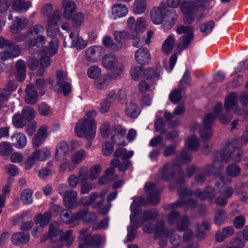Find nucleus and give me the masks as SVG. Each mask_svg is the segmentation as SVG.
Returning <instances> with one entry per match:
<instances>
[{
    "mask_svg": "<svg viewBox=\"0 0 248 248\" xmlns=\"http://www.w3.org/2000/svg\"><path fill=\"white\" fill-rule=\"evenodd\" d=\"M146 204V202L141 197L135 199L131 204V214L130 218L132 224L127 228V240L129 241H132L135 238V235L134 231L142 224L144 225L143 228L145 226H147L150 228H154L152 221L157 216V213L155 210L145 212L144 214L143 219L142 220H139L136 218L139 207L145 206Z\"/></svg>",
    "mask_w": 248,
    "mask_h": 248,
    "instance_id": "f257e3e1",
    "label": "nucleus"
},
{
    "mask_svg": "<svg viewBox=\"0 0 248 248\" xmlns=\"http://www.w3.org/2000/svg\"><path fill=\"white\" fill-rule=\"evenodd\" d=\"M186 148L184 149L176 159L175 165L166 164L162 169L161 173L163 179L167 180L172 177L175 171L178 170L182 164L189 162L191 158L189 150H197L199 147V139L195 136H191L185 141Z\"/></svg>",
    "mask_w": 248,
    "mask_h": 248,
    "instance_id": "f03ea898",
    "label": "nucleus"
},
{
    "mask_svg": "<svg viewBox=\"0 0 248 248\" xmlns=\"http://www.w3.org/2000/svg\"><path fill=\"white\" fill-rule=\"evenodd\" d=\"M207 0H196L195 1H185L180 5V10L184 15V22L186 24H190L195 19L200 22L204 17V7Z\"/></svg>",
    "mask_w": 248,
    "mask_h": 248,
    "instance_id": "7ed1b4c3",
    "label": "nucleus"
},
{
    "mask_svg": "<svg viewBox=\"0 0 248 248\" xmlns=\"http://www.w3.org/2000/svg\"><path fill=\"white\" fill-rule=\"evenodd\" d=\"M96 115L95 110L89 111L76 123L75 132L77 137L87 140H91L95 137L96 125L94 119Z\"/></svg>",
    "mask_w": 248,
    "mask_h": 248,
    "instance_id": "20e7f679",
    "label": "nucleus"
},
{
    "mask_svg": "<svg viewBox=\"0 0 248 248\" xmlns=\"http://www.w3.org/2000/svg\"><path fill=\"white\" fill-rule=\"evenodd\" d=\"M143 230L144 232L154 234L155 238L159 239V245L161 247L165 246L167 244V238L169 235H170V243L173 246L172 248H181V241L179 235L176 234H171L172 232H169L165 229V224L163 221L158 222L154 228H150L148 226H145Z\"/></svg>",
    "mask_w": 248,
    "mask_h": 248,
    "instance_id": "39448f33",
    "label": "nucleus"
},
{
    "mask_svg": "<svg viewBox=\"0 0 248 248\" xmlns=\"http://www.w3.org/2000/svg\"><path fill=\"white\" fill-rule=\"evenodd\" d=\"M222 109V104L221 103H217L213 108V113L207 114L204 117L203 120L204 126L199 130L202 140H208L212 137V131L210 126L213 124L217 117H218L220 122L223 124H227L231 121V117L220 115Z\"/></svg>",
    "mask_w": 248,
    "mask_h": 248,
    "instance_id": "423d86ee",
    "label": "nucleus"
},
{
    "mask_svg": "<svg viewBox=\"0 0 248 248\" xmlns=\"http://www.w3.org/2000/svg\"><path fill=\"white\" fill-rule=\"evenodd\" d=\"M177 15L175 10L168 9L165 3L163 2L154 7L150 12V18L152 23L155 25L162 24L166 20L170 24L174 25L177 20Z\"/></svg>",
    "mask_w": 248,
    "mask_h": 248,
    "instance_id": "0eeeda50",
    "label": "nucleus"
},
{
    "mask_svg": "<svg viewBox=\"0 0 248 248\" xmlns=\"http://www.w3.org/2000/svg\"><path fill=\"white\" fill-rule=\"evenodd\" d=\"M60 218L63 222L69 224L72 227H75L79 224L80 220L89 222L95 220L96 215L93 213H88L87 209L81 210L73 215L71 211L63 210L61 212Z\"/></svg>",
    "mask_w": 248,
    "mask_h": 248,
    "instance_id": "6e6552de",
    "label": "nucleus"
},
{
    "mask_svg": "<svg viewBox=\"0 0 248 248\" xmlns=\"http://www.w3.org/2000/svg\"><path fill=\"white\" fill-rule=\"evenodd\" d=\"M62 230L59 228V224L57 222H52L49 225L48 236H44L41 239L42 242H44L48 237L52 243L61 240L67 247H69L73 242L75 236L72 234V231H66L62 236Z\"/></svg>",
    "mask_w": 248,
    "mask_h": 248,
    "instance_id": "1a4fd4ad",
    "label": "nucleus"
},
{
    "mask_svg": "<svg viewBox=\"0 0 248 248\" xmlns=\"http://www.w3.org/2000/svg\"><path fill=\"white\" fill-rule=\"evenodd\" d=\"M237 140H231L223 143L219 156L222 161L227 163L232 161L239 162L241 160L242 150L236 146Z\"/></svg>",
    "mask_w": 248,
    "mask_h": 248,
    "instance_id": "9d476101",
    "label": "nucleus"
},
{
    "mask_svg": "<svg viewBox=\"0 0 248 248\" xmlns=\"http://www.w3.org/2000/svg\"><path fill=\"white\" fill-rule=\"evenodd\" d=\"M79 244L78 248H104L106 238L99 235L90 234L88 229H84L79 232Z\"/></svg>",
    "mask_w": 248,
    "mask_h": 248,
    "instance_id": "9b49d317",
    "label": "nucleus"
},
{
    "mask_svg": "<svg viewBox=\"0 0 248 248\" xmlns=\"http://www.w3.org/2000/svg\"><path fill=\"white\" fill-rule=\"evenodd\" d=\"M102 65L106 69L113 71L110 74L112 79H120L125 74L123 64L118 61L117 57L111 53L105 55L102 59Z\"/></svg>",
    "mask_w": 248,
    "mask_h": 248,
    "instance_id": "f8f14e48",
    "label": "nucleus"
},
{
    "mask_svg": "<svg viewBox=\"0 0 248 248\" xmlns=\"http://www.w3.org/2000/svg\"><path fill=\"white\" fill-rule=\"evenodd\" d=\"M160 71H155L151 67H148L143 72V76L145 79L141 80L139 85V89L140 92L144 93L151 91L155 89V85L159 79Z\"/></svg>",
    "mask_w": 248,
    "mask_h": 248,
    "instance_id": "ddd939ff",
    "label": "nucleus"
},
{
    "mask_svg": "<svg viewBox=\"0 0 248 248\" xmlns=\"http://www.w3.org/2000/svg\"><path fill=\"white\" fill-rule=\"evenodd\" d=\"M176 31L179 34H184L178 39L176 45L178 50L181 51L187 48L190 45L194 37L193 28L192 26L182 25L179 26Z\"/></svg>",
    "mask_w": 248,
    "mask_h": 248,
    "instance_id": "4468645a",
    "label": "nucleus"
},
{
    "mask_svg": "<svg viewBox=\"0 0 248 248\" xmlns=\"http://www.w3.org/2000/svg\"><path fill=\"white\" fill-rule=\"evenodd\" d=\"M108 191V190L104 189L99 194L93 192L89 196H85L81 198L79 202L83 206H89L97 200L98 202L96 207L98 208L99 214L105 215L108 212L109 207H107L103 208L101 207V204L104 202L103 198Z\"/></svg>",
    "mask_w": 248,
    "mask_h": 248,
    "instance_id": "2eb2a0df",
    "label": "nucleus"
},
{
    "mask_svg": "<svg viewBox=\"0 0 248 248\" xmlns=\"http://www.w3.org/2000/svg\"><path fill=\"white\" fill-rule=\"evenodd\" d=\"M185 111V108L183 105H181L178 106L174 109L173 114L168 112L159 110L157 112L156 119L155 123V127L156 131H160L161 133L164 132V128L165 123L163 119L161 117L160 115L163 113V116L167 121H169L174 117V115H182Z\"/></svg>",
    "mask_w": 248,
    "mask_h": 248,
    "instance_id": "dca6fc26",
    "label": "nucleus"
},
{
    "mask_svg": "<svg viewBox=\"0 0 248 248\" xmlns=\"http://www.w3.org/2000/svg\"><path fill=\"white\" fill-rule=\"evenodd\" d=\"M134 155L133 151L127 152L124 148H120L116 150L114 153V155L116 157H121L124 161L123 164H120L118 159H114L111 162L110 165L112 166H117L120 171H124L127 169L131 165V162L128 159Z\"/></svg>",
    "mask_w": 248,
    "mask_h": 248,
    "instance_id": "f3484780",
    "label": "nucleus"
},
{
    "mask_svg": "<svg viewBox=\"0 0 248 248\" xmlns=\"http://www.w3.org/2000/svg\"><path fill=\"white\" fill-rule=\"evenodd\" d=\"M46 84V82L42 78H40L36 80L35 86L33 85H29L26 90V96L25 101L29 104H34L38 99V95L35 89L42 91Z\"/></svg>",
    "mask_w": 248,
    "mask_h": 248,
    "instance_id": "a211bd4d",
    "label": "nucleus"
},
{
    "mask_svg": "<svg viewBox=\"0 0 248 248\" xmlns=\"http://www.w3.org/2000/svg\"><path fill=\"white\" fill-rule=\"evenodd\" d=\"M20 54V49L19 46L15 44H12L10 47L4 51L0 53V67L3 70H7L11 68V64L5 66L4 62L10 59H13L18 56Z\"/></svg>",
    "mask_w": 248,
    "mask_h": 248,
    "instance_id": "6ab92c4d",
    "label": "nucleus"
},
{
    "mask_svg": "<svg viewBox=\"0 0 248 248\" xmlns=\"http://www.w3.org/2000/svg\"><path fill=\"white\" fill-rule=\"evenodd\" d=\"M238 95L235 92H232L226 97L224 100V108L226 111L229 112L232 110L233 113L237 115L244 114L248 117V113H245L237 105Z\"/></svg>",
    "mask_w": 248,
    "mask_h": 248,
    "instance_id": "aec40b11",
    "label": "nucleus"
},
{
    "mask_svg": "<svg viewBox=\"0 0 248 248\" xmlns=\"http://www.w3.org/2000/svg\"><path fill=\"white\" fill-rule=\"evenodd\" d=\"M61 12L59 10L55 11L50 15L48 19L46 32L48 36L54 38L59 31L58 22L61 19Z\"/></svg>",
    "mask_w": 248,
    "mask_h": 248,
    "instance_id": "412c9836",
    "label": "nucleus"
},
{
    "mask_svg": "<svg viewBox=\"0 0 248 248\" xmlns=\"http://www.w3.org/2000/svg\"><path fill=\"white\" fill-rule=\"evenodd\" d=\"M67 73L58 70L56 72L57 84L55 87V90L58 93H62L64 95H67L71 92V85L66 82L67 80Z\"/></svg>",
    "mask_w": 248,
    "mask_h": 248,
    "instance_id": "4be33fe9",
    "label": "nucleus"
},
{
    "mask_svg": "<svg viewBox=\"0 0 248 248\" xmlns=\"http://www.w3.org/2000/svg\"><path fill=\"white\" fill-rule=\"evenodd\" d=\"M127 24L131 31L140 34L145 31L147 26V20L144 17H140L135 21L134 17L130 16L127 18Z\"/></svg>",
    "mask_w": 248,
    "mask_h": 248,
    "instance_id": "5701e85b",
    "label": "nucleus"
},
{
    "mask_svg": "<svg viewBox=\"0 0 248 248\" xmlns=\"http://www.w3.org/2000/svg\"><path fill=\"white\" fill-rule=\"evenodd\" d=\"M104 53L105 49L103 46H93L86 49L85 56L88 61L95 62L100 60Z\"/></svg>",
    "mask_w": 248,
    "mask_h": 248,
    "instance_id": "b1692460",
    "label": "nucleus"
},
{
    "mask_svg": "<svg viewBox=\"0 0 248 248\" xmlns=\"http://www.w3.org/2000/svg\"><path fill=\"white\" fill-rule=\"evenodd\" d=\"M241 172V168L238 165L230 164L226 169V175H221L220 177V180L224 184L231 183L232 181V177L238 176Z\"/></svg>",
    "mask_w": 248,
    "mask_h": 248,
    "instance_id": "393cba45",
    "label": "nucleus"
},
{
    "mask_svg": "<svg viewBox=\"0 0 248 248\" xmlns=\"http://www.w3.org/2000/svg\"><path fill=\"white\" fill-rule=\"evenodd\" d=\"M68 40L70 41V43H67L65 40L64 41L63 46L65 47H75L78 49H82L87 45V42L79 37L77 32H71Z\"/></svg>",
    "mask_w": 248,
    "mask_h": 248,
    "instance_id": "a878e982",
    "label": "nucleus"
},
{
    "mask_svg": "<svg viewBox=\"0 0 248 248\" xmlns=\"http://www.w3.org/2000/svg\"><path fill=\"white\" fill-rule=\"evenodd\" d=\"M179 213L176 211H172L168 217V221L170 224L176 222L178 229L183 231L186 228L188 225V220L187 217L178 218Z\"/></svg>",
    "mask_w": 248,
    "mask_h": 248,
    "instance_id": "bb28decb",
    "label": "nucleus"
},
{
    "mask_svg": "<svg viewBox=\"0 0 248 248\" xmlns=\"http://www.w3.org/2000/svg\"><path fill=\"white\" fill-rule=\"evenodd\" d=\"M112 140L118 145H124V138L126 134V130L120 125H114L111 128Z\"/></svg>",
    "mask_w": 248,
    "mask_h": 248,
    "instance_id": "cd10ccee",
    "label": "nucleus"
},
{
    "mask_svg": "<svg viewBox=\"0 0 248 248\" xmlns=\"http://www.w3.org/2000/svg\"><path fill=\"white\" fill-rule=\"evenodd\" d=\"M145 190L146 193L149 194V201L152 204H157L160 199L158 194L160 191L157 190L156 185L153 183H147L144 186Z\"/></svg>",
    "mask_w": 248,
    "mask_h": 248,
    "instance_id": "c85d7f7f",
    "label": "nucleus"
},
{
    "mask_svg": "<svg viewBox=\"0 0 248 248\" xmlns=\"http://www.w3.org/2000/svg\"><path fill=\"white\" fill-rule=\"evenodd\" d=\"M61 6L63 10V18L66 20H70L74 12L77 10L75 2L71 0H63Z\"/></svg>",
    "mask_w": 248,
    "mask_h": 248,
    "instance_id": "c756f323",
    "label": "nucleus"
},
{
    "mask_svg": "<svg viewBox=\"0 0 248 248\" xmlns=\"http://www.w3.org/2000/svg\"><path fill=\"white\" fill-rule=\"evenodd\" d=\"M47 127L43 125L39 128L37 134L34 136L32 140V146L33 148L40 146L45 141L47 136Z\"/></svg>",
    "mask_w": 248,
    "mask_h": 248,
    "instance_id": "7c9ffc66",
    "label": "nucleus"
},
{
    "mask_svg": "<svg viewBox=\"0 0 248 248\" xmlns=\"http://www.w3.org/2000/svg\"><path fill=\"white\" fill-rule=\"evenodd\" d=\"M151 59L149 50L146 48L138 49L135 53V59L140 64H145L149 62Z\"/></svg>",
    "mask_w": 248,
    "mask_h": 248,
    "instance_id": "2f4dec72",
    "label": "nucleus"
},
{
    "mask_svg": "<svg viewBox=\"0 0 248 248\" xmlns=\"http://www.w3.org/2000/svg\"><path fill=\"white\" fill-rule=\"evenodd\" d=\"M78 193L74 190H68L63 198L65 206L68 208H73L77 206Z\"/></svg>",
    "mask_w": 248,
    "mask_h": 248,
    "instance_id": "473e14b6",
    "label": "nucleus"
},
{
    "mask_svg": "<svg viewBox=\"0 0 248 248\" xmlns=\"http://www.w3.org/2000/svg\"><path fill=\"white\" fill-rule=\"evenodd\" d=\"M69 145L68 143L62 140L60 141L56 146L55 152V157L57 160L63 158L69 152Z\"/></svg>",
    "mask_w": 248,
    "mask_h": 248,
    "instance_id": "72a5a7b5",
    "label": "nucleus"
},
{
    "mask_svg": "<svg viewBox=\"0 0 248 248\" xmlns=\"http://www.w3.org/2000/svg\"><path fill=\"white\" fill-rule=\"evenodd\" d=\"M128 12L127 7L123 3H117L113 5L111 8V13L114 19L125 16Z\"/></svg>",
    "mask_w": 248,
    "mask_h": 248,
    "instance_id": "f704fd0d",
    "label": "nucleus"
},
{
    "mask_svg": "<svg viewBox=\"0 0 248 248\" xmlns=\"http://www.w3.org/2000/svg\"><path fill=\"white\" fill-rule=\"evenodd\" d=\"M28 23V21L26 18L16 17L12 25L10 27V31L12 33H17L24 29L27 27Z\"/></svg>",
    "mask_w": 248,
    "mask_h": 248,
    "instance_id": "c9c22d12",
    "label": "nucleus"
},
{
    "mask_svg": "<svg viewBox=\"0 0 248 248\" xmlns=\"http://www.w3.org/2000/svg\"><path fill=\"white\" fill-rule=\"evenodd\" d=\"M11 139L13 145L18 149L24 148L27 143L26 136L21 133H15L11 136Z\"/></svg>",
    "mask_w": 248,
    "mask_h": 248,
    "instance_id": "e433bc0d",
    "label": "nucleus"
},
{
    "mask_svg": "<svg viewBox=\"0 0 248 248\" xmlns=\"http://www.w3.org/2000/svg\"><path fill=\"white\" fill-rule=\"evenodd\" d=\"M51 217L50 212H46L44 214H38L34 217V222L36 224H39L40 227L43 228L48 224Z\"/></svg>",
    "mask_w": 248,
    "mask_h": 248,
    "instance_id": "4c0bfd02",
    "label": "nucleus"
},
{
    "mask_svg": "<svg viewBox=\"0 0 248 248\" xmlns=\"http://www.w3.org/2000/svg\"><path fill=\"white\" fill-rule=\"evenodd\" d=\"M30 238V235L28 233L17 232L14 233L11 237L13 244L15 245H19L27 243Z\"/></svg>",
    "mask_w": 248,
    "mask_h": 248,
    "instance_id": "58836bf2",
    "label": "nucleus"
},
{
    "mask_svg": "<svg viewBox=\"0 0 248 248\" xmlns=\"http://www.w3.org/2000/svg\"><path fill=\"white\" fill-rule=\"evenodd\" d=\"M175 46V39L172 35H170L163 42L162 46V52L168 55L172 52Z\"/></svg>",
    "mask_w": 248,
    "mask_h": 248,
    "instance_id": "ea45409f",
    "label": "nucleus"
},
{
    "mask_svg": "<svg viewBox=\"0 0 248 248\" xmlns=\"http://www.w3.org/2000/svg\"><path fill=\"white\" fill-rule=\"evenodd\" d=\"M12 6L14 10L18 13L27 11L31 7V3L30 1L25 2L23 0H15Z\"/></svg>",
    "mask_w": 248,
    "mask_h": 248,
    "instance_id": "a19ab883",
    "label": "nucleus"
},
{
    "mask_svg": "<svg viewBox=\"0 0 248 248\" xmlns=\"http://www.w3.org/2000/svg\"><path fill=\"white\" fill-rule=\"evenodd\" d=\"M16 76L19 81L24 80L26 76V68L25 62L22 60H18L16 63Z\"/></svg>",
    "mask_w": 248,
    "mask_h": 248,
    "instance_id": "79ce46f5",
    "label": "nucleus"
},
{
    "mask_svg": "<svg viewBox=\"0 0 248 248\" xmlns=\"http://www.w3.org/2000/svg\"><path fill=\"white\" fill-rule=\"evenodd\" d=\"M234 232V229L232 226H227L222 229V232H217L216 235L217 241L222 242L227 237L231 236Z\"/></svg>",
    "mask_w": 248,
    "mask_h": 248,
    "instance_id": "37998d69",
    "label": "nucleus"
},
{
    "mask_svg": "<svg viewBox=\"0 0 248 248\" xmlns=\"http://www.w3.org/2000/svg\"><path fill=\"white\" fill-rule=\"evenodd\" d=\"M102 43L106 48H110L113 51H119L122 48V44L114 43L112 38L108 35L103 38Z\"/></svg>",
    "mask_w": 248,
    "mask_h": 248,
    "instance_id": "c03bdc74",
    "label": "nucleus"
},
{
    "mask_svg": "<svg viewBox=\"0 0 248 248\" xmlns=\"http://www.w3.org/2000/svg\"><path fill=\"white\" fill-rule=\"evenodd\" d=\"M110 74L103 76L100 79L95 81V87L99 90L107 88L110 84L112 79L110 77Z\"/></svg>",
    "mask_w": 248,
    "mask_h": 248,
    "instance_id": "a18cd8bd",
    "label": "nucleus"
},
{
    "mask_svg": "<svg viewBox=\"0 0 248 248\" xmlns=\"http://www.w3.org/2000/svg\"><path fill=\"white\" fill-rule=\"evenodd\" d=\"M87 152L84 149L75 152L71 157V161L76 165L80 163L87 156Z\"/></svg>",
    "mask_w": 248,
    "mask_h": 248,
    "instance_id": "49530a36",
    "label": "nucleus"
},
{
    "mask_svg": "<svg viewBox=\"0 0 248 248\" xmlns=\"http://www.w3.org/2000/svg\"><path fill=\"white\" fill-rule=\"evenodd\" d=\"M140 110L137 105L130 103L126 106L125 113L132 118H137L140 114Z\"/></svg>",
    "mask_w": 248,
    "mask_h": 248,
    "instance_id": "de8ad7c7",
    "label": "nucleus"
},
{
    "mask_svg": "<svg viewBox=\"0 0 248 248\" xmlns=\"http://www.w3.org/2000/svg\"><path fill=\"white\" fill-rule=\"evenodd\" d=\"M146 0H135L133 4V12L137 15L143 13L146 9Z\"/></svg>",
    "mask_w": 248,
    "mask_h": 248,
    "instance_id": "09e8293b",
    "label": "nucleus"
},
{
    "mask_svg": "<svg viewBox=\"0 0 248 248\" xmlns=\"http://www.w3.org/2000/svg\"><path fill=\"white\" fill-rule=\"evenodd\" d=\"M225 184L217 183L216 184V186L218 189H220L219 193L223 196V197L227 200L228 198H230L233 192V189L231 187H225L224 185Z\"/></svg>",
    "mask_w": 248,
    "mask_h": 248,
    "instance_id": "8fccbe9b",
    "label": "nucleus"
},
{
    "mask_svg": "<svg viewBox=\"0 0 248 248\" xmlns=\"http://www.w3.org/2000/svg\"><path fill=\"white\" fill-rule=\"evenodd\" d=\"M76 168V165L72 161L71 162L68 159H64L62 161L59 170L61 172H64L67 171H72Z\"/></svg>",
    "mask_w": 248,
    "mask_h": 248,
    "instance_id": "3c124183",
    "label": "nucleus"
},
{
    "mask_svg": "<svg viewBox=\"0 0 248 248\" xmlns=\"http://www.w3.org/2000/svg\"><path fill=\"white\" fill-rule=\"evenodd\" d=\"M36 154L37 158H38L39 161H44L48 159L51 155L50 150L46 148L37 149L34 151Z\"/></svg>",
    "mask_w": 248,
    "mask_h": 248,
    "instance_id": "603ef678",
    "label": "nucleus"
},
{
    "mask_svg": "<svg viewBox=\"0 0 248 248\" xmlns=\"http://www.w3.org/2000/svg\"><path fill=\"white\" fill-rule=\"evenodd\" d=\"M33 192L30 189H25L23 190L20 195V199L22 202L25 204H31L32 203Z\"/></svg>",
    "mask_w": 248,
    "mask_h": 248,
    "instance_id": "864d4df0",
    "label": "nucleus"
},
{
    "mask_svg": "<svg viewBox=\"0 0 248 248\" xmlns=\"http://www.w3.org/2000/svg\"><path fill=\"white\" fill-rule=\"evenodd\" d=\"M40 63L41 67L37 71L39 76H42L45 72V69L50 65V58L45 55H42L40 58Z\"/></svg>",
    "mask_w": 248,
    "mask_h": 248,
    "instance_id": "5fc2aeb1",
    "label": "nucleus"
},
{
    "mask_svg": "<svg viewBox=\"0 0 248 248\" xmlns=\"http://www.w3.org/2000/svg\"><path fill=\"white\" fill-rule=\"evenodd\" d=\"M227 215L226 213L222 209H219L215 213V223L217 225H220L226 220Z\"/></svg>",
    "mask_w": 248,
    "mask_h": 248,
    "instance_id": "6e6d98bb",
    "label": "nucleus"
},
{
    "mask_svg": "<svg viewBox=\"0 0 248 248\" xmlns=\"http://www.w3.org/2000/svg\"><path fill=\"white\" fill-rule=\"evenodd\" d=\"M38 161V158H37L36 154L33 152L24 163L25 169L30 170Z\"/></svg>",
    "mask_w": 248,
    "mask_h": 248,
    "instance_id": "4d7b16f0",
    "label": "nucleus"
},
{
    "mask_svg": "<svg viewBox=\"0 0 248 248\" xmlns=\"http://www.w3.org/2000/svg\"><path fill=\"white\" fill-rule=\"evenodd\" d=\"M22 115L26 121H31L35 117V112L32 107L27 106L22 109Z\"/></svg>",
    "mask_w": 248,
    "mask_h": 248,
    "instance_id": "13d9d810",
    "label": "nucleus"
},
{
    "mask_svg": "<svg viewBox=\"0 0 248 248\" xmlns=\"http://www.w3.org/2000/svg\"><path fill=\"white\" fill-rule=\"evenodd\" d=\"M12 122L14 125L17 128H22L26 124V121L19 113H16L13 116Z\"/></svg>",
    "mask_w": 248,
    "mask_h": 248,
    "instance_id": "bf43d9fd",
    "label": "nucleus"
},
{
    "mask_svg": "<svg viewBox=\"0 0 248 248\" xmlns=\"http://www.w3.org/2000/svg\"><path fill=\"white\" fill-rule=\"evenodd\" d=\"M45 39L46 37L44 36H39L35 38L30 42L29 46L35 50L36 48L41 47L45 43Z\"/></svg>",
    "mask_w": 248,
    "mask_h": 248,
    "instance_id": "052dcab7",
    "label": "nucleus"
},
{
    "mask_svg": "<svg viewBox=\"0 0 248 248\" xmlns=\"http://www.w3.org/2000/svg\"><path fill=\"white\" fill-rule=\"evenodd\" d=\"M44 29L41 25H34L31 29H30L27 32V35L30 39L32 38V37H34L40 33H42L44 32Z\"/></svg>",
    "mask_w": 248,
    "mask_h": 248,
    "instance_id": "680f3d73",
    "label": "nucleus"
},
{
    "mask_svg": "<svg viewBox=\"0 0 248 248\" xmlns=\"http://www.w3.org/2000/svg\"><path fill=\"white\" fill-rule=\"evenodd\" d=\"M78 177L80 182H84L87 181L89 178V169L86 166H82L78 171Z\"/></svg>",
    "mask_w": 248,
    "mask_h": 248,
    "instance_id": "e2e57ef3",
    "label": "nucleus"
},
{
    "mask_svg": "<svg viewBox=\"0 0 248 248\" xmlns=\"http://www.w3.org/2000/svg\"><path fill=\"white\" fill-rule=\"evenodd\" d=\"M101 74V69L97 66H92L88 69L87 75L88 77L93 79L98 78Z\"/></svg>",
    "mask_w": 248,
    "mask_h": 248,
    "instance_id": "0e129e2a",
    "label": "nucleus"
},
{
    "mask_svg": "<svg viewBox=\"0 0 248 248\" xmlns=\"http://www.w3.org/2000/svg\"><path fill=\"white\" fill-rule=\"evenodd\" d=\"M12 151V147L9 142H3L0 143V155L6 156Z\"/></svg>",
    "mask_w": 248,
    "mask_h": 248,
    "instance_id": "69168bd1",
    "label": "nucleus"
},
{
    "mask_svg": "<svg viewBox=\"0 0 248 248\" xmlns=\"http://www.w3.org/2000/svg\"><path fill=\"white\" fill-rule=\"evenodd\" d=\"M214 26V22L210 20L208 22L202 24L201 26L200 30L203 34L207 35L212 32Z\"/></svg>",
    "mask_w": 248,
    "mask_h": 248,
    "instance_id": "338daca9",
    "label": "nucleus"
},
{
    "mask_svg": "<svg viewBox=\"0 0 248 248\" xmlns=\"http://www.w3.org/2000/svg\"><path fill=\"white\" fill-rule=\"evenodd\" d=\"M130 76L133 80L138 81L141 76V68L139 66H133L130 70Z\"/></svg>",
    "mask_w": 248,
    "mask_h": 248,
    "instance_id": "774afa93",
    "label": "nucleus"
}]
</instances>
